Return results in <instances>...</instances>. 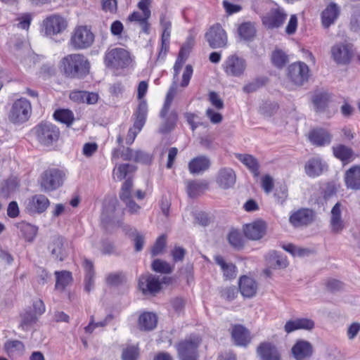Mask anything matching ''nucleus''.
<instances>
[{
    "label": "nucleus",
    "instance_id": "f257e3e1",
    "mask_svg": "<svg viewBox=\"0 0 360 360\" xmlns=\"http://www.w3.org/2000/svg\"><path fill=\"white\" fill-rule=\"evenodd\" d=\"M186 60L177 58L176 63L174 65V81L167 94L163 107L160 113V117L163 119V122L161 124L159 129V131L162 134H167L171 131L174 128L177 121L178 116L177 113L175 111H172L169 113L168 112L172 105V101L174 99V97L176 94V79H177L178 75L179 74V72L181 70Z\"/></svg>",
    "mask_w": 360,
    "mask_h": 360
},
{
    "label": "nucleus",
    "instance_id": "f03ea898",
    "mask_svg": "<svg viewBox=\"0 0 360 360\" xmlns=\"http://www.w3.org/2000/svg\"><path fill=\"white\" fill-rule=\"evenodd\" d=\"M61 68L67 77L82 79L89 73L90 63L84 55L72 53L62 59Z\"/></svg>",
    "mask_w": 360,
    "mask_h": 360
},
{
    "label": "nucleus",
    "instance_id": "7ed1b4c3",
    "mask_svg": "<svg viewBox=\"0 0 360 360\" xmlns=\"http://www.w3.org/2000/svg\"><path fill=\"white\" fill-rule=\"evenodd\" d=\"M105 65L112 70L128 68L133 62L130 53L123 48L108 49L103 58Z\"/></svg>",
    "mask_w": 360,
    "mask_h": 360
},
{
    "label": "nucleus",
    "instance_id": "20e7f679",
    "mask_svg": "<svg viewBox=\"0 0 360 360\" xmlns=\"http://www.w3.org/2000/svg\"><path fill=\"white\" fill-rule=\"evenodd\" d=\"M32 115V105L25 98L17 99L12 104L8 112V120L15 124H20L27 122Z\"/></svg>",
    "mask_w": 360,
    "mask_h": 360
},
{
    "label": "nucleus",
    "instance_id": "39448f33",
    "mask_svg": "<svg viewBox=\"0 0 360 360\" xmlns=\"http://www.w3.org/2000/svg\"><path fill=\"white\" fill-rule=\"evenodd\" d=\"M201 339L198 336H191L176 345L179 360H198V347Z\"/></svg>",
    "mask_w": 360,
    "mask_h": 360
},
{
    "label": "nucleus",
    "instance_id": "423d86ee",
    "mask_svg": "<svg viewBox=\"0 0 360 360\" xmlns=\"http://www.w3.org/2000/svg\"><path fill=\"white\" fill-rule=\"evenodd\" d=\"M38 141L44 146H51L60 136L59 129L50 122H41L34 129Z\"/></svg>",
    "mask_w": 360,
    "mask_h": 360
},
{
    "label": "nucleus",
    "instance_id": "0eeeda50",
    "mask_svg": "<svg viewBox=\"0 0 360 360\" xmlns=\"http://www.w3.org/2000/svg\"><path fill=\"white\" fill-rule=\"evenodd\" d=\"M65 174L58 169H49L41 175L40 186L43 191L50 192L62 186Z\"/></svg>",
    "mask_w": 360,
    "mask_h": 360
},
{
    "label": "nucleus",
    "instance_id": "6e6552de",
    "mask_svg": "<svg viewBox=\"0 0 360 360\" xmlns=\"http://www.w3.org/2000/svg\"><path fill=\"white\" fill-rule=\"evenodd\" d=\"M94 41V34L86 26H79L73 31L70 44L75 49H85Z\"/></svg>",
    "mask_w": 360,
    "mask_h": 360
},
{
    "label": "nucleus",
    "instance_id": "1a4fd4ad",
    "mask_svg": "<svg viewBox=\"0 0 360 360\" xmlns=\"http://www.w3.org/2000/svg\"><path fill=\"white\" fill-rule=\"evenodd\" d=\"M246 67V60L235 54L228 56L222 65L223 70L228 76L236 77L243 75Z\"/></svg>",
    "mask_w": 360,
    "mask_h": 360
},
{
    "label": "nucleus",
    "instance_id": "9d476101",
    "mask_svg": "<svg viewBox=\"0 0 360 360\" xmlns=\"http://www.w3.org/2000/svg\"><path fill=\"white\" fill-rule=\"evenodd\" d=\"M205 37L212 49L224 48L228 41L226 33L219 23L210 27Z\"/></svg>",
    "mask_w": 360,
    "mask_h": 360
},
{
    "label": "nucleus",
    "instance_id": "9b49d317",
    "mask_svg": "<svg viewBox=\"0 0 360 360\" xmlns=\"http://www.w3.org/2000/svg\"><path fill=\"white\" fill-rule=\"evenodd\" d=\"M315 217V212L312 210L300 208L291 212L289 222L295 228L304 227L312 224Z\"/></svg>",
    "mask_w": 360,
    "mask_h": 360
},
{
    "label": "nucleus",
    "instance_id": "f8f14e48",
    "mask_svg": "<svg viewBox=\"0 0 360 360\" xmlns=\"http://www.w3.org/2000/svg\"><path fill=\"white\" fill-rule=\"evenodd\" d=\"M288 75L295 84L302 86L309 79V67L303 62L294 63L288 67Z\"/></svg>",
    "mask_w": 360,
    "mask_h": 360
},
{
    "label": "nucleus",
    "instance_id": "ddd939ff",
    "mask_svg": "<svg viewBox=\"0 0 360 360\" xmlns=\"http://www.w3.org/2000/svg\"><path fill=\"white\" fill-rule=\"evenodd\" d=\"M67 26V21L58 15H51L43 21L44 32L47 36L61 33L66 29Z\"/></svg>",
    "mask_w": 360,
    "mask_h": 360
},
{
    "label": "nucleus",
    "instance_id": "4468645a",
    "mask_svg": "<svg viewBox=\"0 0 360 360\" xmlns=\"http://www.w3.org/2000/svg\"><path fill=\"white\" fill-rule=\"evenodd\" d=\"M314 353V347L307 340H297L291 348V354L295 360H309Z\"/></svg>",
    "mask_w": 360,
    "mask_h": 360
},
{
    "label": "nucleus",
    "instance_id": "2eb2a0df",
    "mask_svg": "<svg viewBox=\"0 0 360 360\" xmlns=\"http://www.w3.org/2000/svg\"><path fill=\"white\" fill-rule=\"evenodd\" d=\"M49 200L44 195H34L25 202V211L30 214H41L49 206Z\"/></svg>",
    "mask_w": 360,
    "mask_h": 360
},
{
    "label": "nucleus",
    "instance_id": "dca6fc26",
    "mask_svg": "<svg viewBox=\"0 0 360 360\" xmlns=\"http://www.w3.org/2000/svg\"><path fill=\"white\" fill-rule=\"evenodd\" d=\"M287 14L280 8H272L262 18L263 24L269 29L281 27L285 22Z\"/></svg>",
    "mask_w": 360,
    "mask_h": 360
},
{
    "label": "nucleus",
    "instance_id": "f3484780",
    "mask_svg": "<svg viewBox=\"0 0 360 360\" xmlns=\"http://www.w3.org/2000/svg\"><path fill=\"white\" fill-rule=\"evenodd\" d=\"M342 205L337 202L332 208L330 214L329 227L332 233H340L346 227L345 222L342 217Z\"/></svg>",
    "mask_w": 360,
    "mask_h": 360
},
{
    "label": "nucleus",
    "instance_id": "a211bd4d",
    "mask_svg": "<svg viewBox=\"0 0 360 360\" xmlns=\"http://www.w3.org/2000/svg\"><path fill=\"white\" fill-rule=\"evenodd\" d=\"M331 54L337 63L347 64L353 56L352 46L346 44H335L331 49Z\"/></svg>",
    "mask_w": 360,
    "mask_h": 360
},
{
    "label": "nucleus",
    "instance_id": "6ab92c4d",
    "mask_svg": "<svg viewBox=\"0 0 360 360\" xmlns=\"http://www.w3.org/2000/svg\"><path fill=\"white\" fill-rule=\"evenodd\" d=\"M236 181L235 172L230 167H222L217 173L215 181L221 189H229L233 187Z\"/></svg>",
    "mask_w": 360,
    "mask_h": 360
},
{
    "label": "nucleus",
    "instance_id": "aec40b11",
    "mask_svg": "<svg viewBox=\"0 0 360 360\" xmlns=\"http://www.w3.org/2000/svg\"><path fill=\"white\" fill-rule=\"evenodd\" d=\"M259 360H281V355L277 347L271 342H261L257 348Z\"/></svg>",
    "mask_w": 360,
    "mask_h": 360
},
{
    "label": "nucleus",
    "instance_id": "412c9836",
    "mask_svg": "<svg viewBox=\"0 0 360 360\" xmlns=\"http://www.w3.org/2000/svg\"><path fill=\"white\" fill-rule=\"evenodd\" d=\"M308 138L313 145L321 147L329 145L332 141L333 136L326 129L316 128L309 131Z\"/></svg>",
    "mask_w": 360,
    "mask_h": 360
},
{
    "label": "nucleus",
    "instance_id": "4be33fe9",
    "mask_svg": "<svg viewBox=\"0 0 360 360\" xmlns=\"http://www.w3.org/2000/svg\"><path fill=\"white\" fill-rule=\"evenodd\" d=\"M340 14V6L334 2L329 4L321 14L322 26L324 28H328L330 25L335 24Z\"/></svg>",
    "mask_w": 360,
    "mask_h": 360
},
{
    "label": "nucleus",
    "instance_id": "5701e85b",
    "mask_svg": "<svg viewBox=\"0 0 360 360\" xmlns=\"http://www.w3.org/2000/svg\"><path fill=\"white\" fill-rule=\"evenodd\" d=\"M266 225L262 221H256L244 226L245 236L250 240H257L262 238L265 234Z\"/></svg>",
    "mask_w": 360,
    "mask_h": 360
},
{
    "label": "nucleus",
    "instance_id": "b1692460",
    "mask_svg": "<svg viewBox=\"0 0 360 360\" xmlns=\"http://www.w3.org/2000/svg\"><path fill=\"white\" fill-rule=\"evenodd\" d=\"M267 268L264 270L266 276H270L271 269H283L288 266V262L283 257L279 255L276 252L272 251L266 256Z\"/></svg>",
    "mask_w": 360,
    "mask_h": 360
},
{
    "label": "nucleus",
    "instance_id": "393cba45",
    "mask_svg": "<svg viewBox=\"0 0 360 360\" xmlns=\"http://www.w3.org/2000/svg\"><path fill=\"white\" fill-rule=\"evenodd\" d=\"M161 282L158 276L150 274L142 276L139 280V287L143 293H156L161 288Z\"/></svg>",
    "mask_w": 360,
    "mask_h": 360
},
{
    "label": "nucleus",
    "instance_id": "a878e982",
    "mask_svg": "<svg viewBox=\"0 0 360 360\" xmlns=\"http://www.w3.org/2000/svg\"><path fill=\"white\" fill-rule=\"evenodd\" d=\"M314 327V322L310 319L302 318L288 321L284 330L287 333H290L297 330H311Z\"/></svg>",
    "mask_w": 360,
    "mask_h": 360
},
{
    "label": "nucleus",
    "instance_id": "bb28decb",
    "mask_svg": "<svg viewBox=\"0 0 360 360\" xmlns=\"http://www.w3.org/2000/svg\"><path fill=\"white\" fill-rule=\"evenodd\" d=\"M231 337L238 346H247L251 340L249 330L242 325H236L231 330Z\"/></svg>",
    "mask_w": 360,
    "mask_h": 360
},
{
    "label": "nucleus",
    "instance_id": "cd10ccee",
    "mask_svg": "<svg viewBox=\"0 0 360 360\" xmlns=\"http://www.w3.org/2000/svg\"><path fill=\"white\" fill-rule=\"evenodd\" d=\"M345 182L347 188L360 189V165H355L346 171Z\"/></svg>",
    "mask_w": 360,
    "mask_h": 360
},
{
    "label": "nucleus",
    "instance_id": "c85d7f7f",
    "mask_svg": "<svg viewBox=\"0 0 360 360\" xmlns=\"http://www.w3.org/2000/svg\"><path fill=\"white\" fill-rule=\"evenodd\" d=\"M326 165L318 157L309 159L305 165L306 174L311 177L319 176L326 169Z\"/></svg>",
    "mask_w": 360,
    "mask_h": 360
},
{
    "label": "nucleus",
    "instance_id": "c756f323",
    "mask_svg": "<svg viewBox=\"0 0 360 360\" xmlns=\"http://www.w3.org/2000/svg\"><path fill=\"white\" fill-rule=\"evenodd\" d=\"M239 289L245 297H252L257 293V285L254 279L246 276L240 277Z\"/></svg>",
    "mask_w": 360,
    "mask_h": 360
},
{
    "label": "nucleus",
    "instance_id": "7c9ffc66",
    "mask_svg": "<svg viewBox=\"0 0 360 360\" xmlns=\"http://www.w3.org/2000/svg\"><path fill=\"white\" fill-rule=\"evenodd\" d=\"M210 166V159L206 156H198L191 160L188 169L191 174H198L208 169Z\"/></svg>",
    "mask_w": 360,
    "mask_h": 360
},
{
    "label": "nucleus",
    "instance_id": "2f4dec72",
    "mask_svg": "<svg viewBox=\"0 0 360 360\" xmlns=\"http://www.w3.org/2000/svg\"><path fill=\"white\" fill-rule=\"evenodd\" d=\"M214 259L216 264L220 266L226 279H233L236 276V267L233 263L226 262L220 255L214 256Z\"/></svg>",
    "mask_w": 360,
    "mask_h": 360
},
{
    "label": "nucleus",
    "instance_id": "473e14b6",
    "mask_svg": "<svg viewBox=\"0 0 360 360\" xmlns=\"http://www.w3.org/2000/svg\"><path fill=\"white\" fill-rule=\"evenodd\" d=\"M63 238L60 236H56L52 238L51 243L49 245L52 256L60 261H63L66 256L63 248Z\"/></svg>",
    "mask_w": 360,
    "mask_h": 360
},
{
    "label": "nucleus",
    "instance_id": "72a5a7b5",
    "mask_svg": "<svg viewBox=\"0 0 360 360\" xmlns=\"http://www.w3.org/2000/svg\"><path fill=\"white\" fill-rule=\"evenodd\" d=\"M15 226L20 230L22 236L25 240L28 242H32L34 240L38 231L37 226L24 221L15 224Z\"/></svg>",
    "mask_w": 360,
    "mask_h": 360
},
{
    "label": "nucleus",
    "instance_id": "f704fd0d",
    "mask_svg": "<svg viewBox=\"0 0 360 360\" xmlns=\"http://www.w3.org/2000/svg\"><path fill=\"white\" fill-rule=\"evenodd\" d=\"M158 323V318L155 314L144 312L139 319V327L142 330H153Z\"/></svg>",
    "mask_w": 360,
    "mask_h": 360
},
{
    "label": "nucleus",
    "instance_id": "c9c22d12",
    "mask_svg": "<svg viewBox=\"0 0 360 360\" xmlns=\"http://www.w3.org/2000/svg\"><path fill=\"white\" fill-rule=\"evenodd\" d=\"M148 112V105L145 100H141L138 105V108L134 113L136 116L135 121L133 127L138 130H141L145 124L146 116Z\"/></svg>",
    "mask_w": 360,
    "mask_h": 360
},
{
    "label": "nucleus",
    "instance_id": "e433bc0d",
    "mask_svg": "<svg viewBox=\"0 0 360 360\" xmlns=\"http://www.w3.org/2000/svg\"><path fill=\"white\" fill-rule=\"evenodd\" d=\"M83 266L85 271L84 290L89 292L94 287L95 272L94 264L91 261L85 259Z\"/></svg>",
    "mask_w": 360,
    "mask_h": 360
},
{
    "label": "nucleus",
    "instance_id": "4c0bfd02",
    "mask_svg": "<svg viewBox=\"0 0 360 360\" xmlns=\"http://www.w3.org/2000/svg\"><path fill=\"white\" fill-rule=\"evenodd\" d=\"M208 188V184L204 180H194L187 182V192L190 197L195 198Z\"/></svg>",
    "mask_w": 360,
    "mask_h": 360
},
{
    "label": "nucleus",
    "instance_id": "58836bf2",
    "mask_svg": "<svg viewBox=\"0 0 360 360\" xmlns=\"http://www.w3.org/2000/svg\"><path fill=\"white\" fill-rule=\"evenodd\" d=\"M330 95L325 91L316 92L312 97V103L316 112H323L328 107Z\"/></svg>",
    "mask_w": 360,
    "mask_h": 360
},
{
    "label": "nucleus",
    "instance_id": "ea45409f",
    "mask_svg": "<svg viewBox=\"0 0 360 360\" xmlns=\"http://www.w3.org/2000/svg\"><path fill=\"white\" fill-rule=\"evenodd\" d=\"M334 156L342 162H348L353 157L354 153L352 148L343 144H338L333 147Z\"/></svg>",
    "mask_w": 360,
    "mask_h": 360
},
{
    "label": "nucleus",
    "instance_id": "a19ab883",
    "mask_svg": "<svg viewBox=\"0 0 360 360\" xmlns=\"http://www.w3.org/2000/svg\"><path fill=\"white\" fill-rule=\"evenodd\" d=\"M118 201L116 198H112L105 202L104 204L101 219L103 222L108 223L115 218L114 213Z\"/></svg>",
    "mask_w": 360,
    "mask_h": 360
},
{
    "label": "nucleus",
    "instance_id": "79ce46f5",
    "mask_svg": "<svg viewBox=\"0 0 360 360\" xmlns=\"http://www.w3.org/2000/svg\"><path fill=\"white\" fill-rule=\"evenodd\" d=\"M236 157L255 176L259 175V163L256 158L248 154H238Z\"/></svg>",
    "mask_w": 360,
    "mask_h": 360
},
{
    "label": "nucleus",
    "instance_id": "37998d69",
    "mask_svg": "<svg viewBox=\"0 0 360 360\" xmlns=\"http://www.w3.org/2000/svg\"><path fill=\"white\" fill-rule=\"evenodd\" d=\"M238 33L243 40H251L256 34L255 25L250 22L242 23L238 28Z\"/></svg>",
    "mask_w": 360,
    "mask_h": 360
},
{
    "label": "nucleus",
    "instance_id": "c03bdc74",
    "mask_svg": "<svg viewBox=\"0 0 360 360\" xmlns=\"http://www.w3.org/2000/svg\"><path fill=\"white\" fill-rule=\"evenodd\" d=\"M56 288L59 290H64L66 286L72 281V274L68 271H56Z\"/></svg>",
    "mask_w": 360,
    "mask_h": 360
},
{
    "label": "nucleus",
    "instance_id": "a18cd8bd",
    "mask_svg": "<svg viewBox=\"0 0 360 360\" xmlns=\"http://www.w3.org/2000/svg\"><path fill=\"white\" fill-rule=\"evenodd\" d=\"M136 167L130 164H122L115 167L113 170L114 178H117L118 181L124 179L130 173L136 170Z\"/></svg>",
    "mask_w": 360,
    "mask_h": 360
},
{
    "label": "nucleus",
    "instance_id": "49530a36",
    "mask_svg": "<svg viewBox=\"0 0 360 360\" xmlns=\"http://www.w3.org/2000/svg\"><path fill=\"white\" fill-rule=\"evenodd\" d=\"M38 317L31 311H27L21 314L20 327L24 330H28L37 321Z\"/></svg>",
    "mask_w": 360,
    "mask_h": 360
},
{
    "label": "nucleus",
    "instance_id": "de8ad7c7",
    "mask_svg": "<svg viewBox=\"0 0 360 360\" xmlns=\"http://www.w3.org/2000/svg\"><path fill=\"white\" fill-rule=\"evenodd\" d=\"M54 118L67 126H70L74 121V115L70 110L62 109L56 110L53 114Z\"/></svg>",
    "mask_w": 360,
    "mask_h": 360
},
{
    "label": "nucleus",
    "instance_id": "09e8293b",
    "mask_svg": "<svg viewBox=\"0 0 360 360\" xmlns=\"http://www.w3.org/2000/svg\"><path fill=\"white\" fill-rule=\"evenodd\" d=\"M4 347L9 355L22 353L25 350L23 343L19 340L8 341L5 343Z\"/></svg>",
    "mask_w": 360,
    "mask_h": 360
},
{
    "label": "nucleus",
    "instance_id": "8fccbe9b",
    "mask_svg": "<svg viewBox=\"0 0 360 360\" xmlns=\"http://www.w3.org/2000/svg\"><path fill=\"white\" fill-rule=\"evenodd\" d=\"M139 356V349L137 346L129 345L122 349V360H137Z\"/></svg>",
    "mask_w": 360,
    "mask_h": 360
},
{
    "label": "nucleus",
    "instance_id": "3c124183",
    "mask_svg": "<svg viewBox=\"0 0 360 360\" xmlns=\"http://www.w3.org/2000/svg\"><path fill=\"white\" fill-rule=\"evenodd\" d=\"M271 61L275 66L281 68L288 63V56L281 50H275L271 55Z\"/></svg>",
    "mask_w": 360,
    "mask_h": 360
},
{
    "label": "nucleus",
    "instance_id": "603ef678",
    "mask_svg": "<svg viewBox=\"0 0 360 360\" xmlns=\"http://www.w3.org/2000/svg\"><path fill=\"white\" fill-rule=\"evenodd\" d=\"M274 197L278 204L283 205L288 197V188L285 184H281L274 191Z\"/></svg>",
    "mask_w": 360,
    "mask_h": 360
},
{
    "label": "nucleus",
    "instance_id": "864d4df0",
    "mask_svg": "<svg viewBox=\"0 0 360 360\" xmlns=\"http://www.w3.org/2000/svg\"><path fill=\"white\" fill-rule=\"evenodd\" d=\"M132 187L133 183L130 179H127L123 183L120 193V198L124 202L131 199Z\"/></svg>",
    "mask_w": 360,
    "mask_h": 360
},
{
    "label": "nucleus",
    "instance_id": "5fc2aeb1",
    "mask_svg": "<svg viewBox=\"0 0 360 360\" xmlns=\"http://www.w3.org/2000/svg\"><path fill=\"white\" fill-rule=\"evenodd\" d=\"M152 269L156 272L162 274H170L173 270V268L169 263L158 259L153 262Z\"/></svg>",
    "mask_w": 360,
    "mask_h": 360
},
{
    "label": "nucleus",
    "instance_id": "6e6d98bb",
    "mask_svg": "<svg viewBox=\"0 0 360 360\" xmlns=\"http://www.w3.org/2000/svg\"><path fill=\"white\" fill-rule=\"evenodd\" d=\"M228 240L230 245L236 249L243 247V239L238 231H231L228 236Z\"/></svg>",
    "mask_w": 360,
    "mask_h": 360
},
{
    "label": "nucleus",
    "instance_id": "4d7b16f0",
    "mask_svg": "<svg viewBox=\"0 0 360 360\" xmlns=\"http://www.w3.org/2000/svg\"><path fill=\"white\" fill-rule=\"evenodd\" d=\"M125 281V276L122 272H114L109 274L106 277L108 285H118Z\"/></svg>",
    "mask_w": 360,
    "mask_h": 360
},
{
    "label": "nucleus",
    "instance_id": "13d9d810",
    "mask_svg": "<svg viewBox=\"0 0 360 360\" xmlns=\"http://www.w3.org/2000/svg\"><path fill=\"white\" fill-rule=\"evenodd\" d=\"M160 25L162 29L161 38L170 39L172 23L165 15L160 17Z\"/></svg>",
    "mask_w": 360,
    "mask_h": 360
},
{
    "label": "nucleus",
    "instance_id": "bf43d9fd",
    "mask_svg": "<svg viewBox=\"0 0 360 360\" xmlns=\"http://www.w3.org/2000/svg\"><path fill=\"white\" fill-rule=\"evenodd\" d=\"M166 245V236L162 235L158 238L155 245L151 250V254L153 256L158 255L162 252Z\"/></svg>",
    "mask_w": 360,
    "mask_h": 360
},
{
    "label": "nucleus",
    "instance_id": "052dcab7",
    "mask_svg": "<svg viewBox=\"0 0 360 360\" xmlns=\"http://www.w3.org/2000/svg\"><path fill=\"white\" fill-rule=\"evenodd\" d=\"M112 319V315H108L103 321L94 323L91 321L89 324L84 328L86 333H91L97 327H104L108 322Z\"/></svg>",
    "mask_w": 360,
    "mask_h": 360
},
{
    "label": "nucleus",
    "instance_id": "680f3d73",
    "mask_svg": "<svg viewBox=\"0 0 360 360\" xmlns=\"http://www.w3.org/2000/svg\"><path fill=\"white\" fill-rule=\"evenodd\" d=\"M134 161L143 164H148L152 161V156L143 150H135Z\"/></svg>",
    "mask_w": 360,
    "mask_h": 360
},
{
    "label": "nucleus",
    "instance_id": "e2e57ef3",
    "mask_svg": "<svg viewBox=\"0 0 360 360\" xmlns=\"http://www.w3.org/2000/svg\"><path fill=\"white\" fill-rule=\"evenodd\" d=\"M208 96L210 102L215 108L221 110L224 108V101L217 92L210 91Z\"/></svg>",
    "mask_w": 360,
    "mask_h": 360
},
{
    "label": "nucleus",
    "instance_id": "0e129e2a",
    "mask_svg": "<svg viewBox=\"0 0 360 360\" xmlns=\"http://www.w3.org/2000/svg\"><path fill=\"white\" fill-rule=\"evenodd\" d=\"M135 150L131 148H124L120 154L115 151L113 153V158H121L123 160H133L134 158Z\"/></svg>",
    "mask_w": 360,
    "mask_h": 360
},
{
    "label": "nucleus",
    "instance_id": "69168bd1",
    "mask_svg": "<svg viewBox=\"0 0 360 360\" xmlns=\"http://www.w3.org/2000/svg\"><path fill=\"white\" fill-rule=\"evenodd\" d=\"M262 187L264 192L267 194L271 193L274 188V179L269 175L266 174L262 178Z\"/></svg>",
    "mask_w": 360,
    "mask_h": 360
},
{
    "label": "nucleus",
    "instance_id": "338daca9",
    "mask_svg": "<svg viewBox=\"0 0 360 360\" xmlns=\"http://www.w3.org/2000/svg\"><path fill=\"white\" fill-rule=\"evenodd\" d=\"M237 294L238 290L234 286L225 288L221 291V297L229 301L233 300Z\"/></svg>",
    "mask_w": 360,
    "mask_h": 360
},
{
    "label": "nucleus",
    "instance_id": "774afa93",
    "mask_svg": "<svg viewBox=\"0 0 360 360\" xmlns=\"http://www.w3.org/2000/svg\"><path fill=\"white\" fill-rule=\"evenodd\" d=\"M263 85L262 82L260 79H255L252 82L245 85L243 88L244 92L247 94L252 93L256 91Z\"/></svg>",
    "mask_w": 360,
    "mask_h": 360
}]
</instances>
